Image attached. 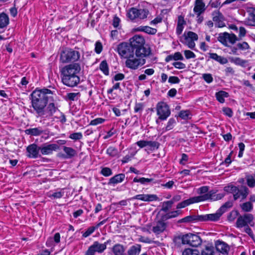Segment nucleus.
<instances>
[{"label":"nucleus","instance_id":"f257e3e1","mask_svg":"<svg viewBox=\"0 0 255 255\" xmlns=\"http://www.w3.org/2000/svg\"><path fill=\"white\" fill-rule=\"evenodd\" d=\"M53 93L46 88L36 89L31 94L32 106L36 113L40 116L45 115V108L48 99Z\"/></svg>","mask_w":255,"mask_h":255},{"label":"nucleus","instance_id":"f03ea898","mask_svg":"<svg viewBox=\"0 0 255 255\" xmlns=\"http://www.w3.org/2000/svg\"><path fill=\"white\" fill-rule=\"evenodd\" d=\"M81 70L79 63H75L64 66L61 70L62 83L69 87L77 86L80 83V78L78 74Z\"/></svg>","mask_w":255,"mask_h":255},{"label":"nucleus","instance_id":"7ed1b4c3","mask_svg":"<svg viewBox=\"0 0 255 255\" xmlns=\"http://www.w3.org/2000/svg\"><path fill=\"white\" fill-rule=\"evenodd\" d=\"M129 43L133 51L135 50V54L137 57H146L151 54L150 48H146L144 46L145 40L141 35H134L129 39Z\"/></svg>","mask_w":255,"mask_h":255},{"label":"nucleus","instance_id":"20e7f679","mask_svg":"<svg viewBox=\"0 0 255 255\" xmlns=\"http://www.w3.org/2000/svg\"><path fill=\"white\" fill-rule=\"evenodd\" d=\"M224 190L233 195L234 200H237L240 197L242 200H245L250 193L249 188L244 185H241L240 187L233 185H229L224 187Z\"/></svg>","mask_w":255,"mask_h":255},{"label":"nucleus","instance_id":"39448f33","mask_svg":"<svg viewBox=\"0 0 255 255\" xmlns=\"http://www.w3.org/2000/svg\"><path fill=\"white\" fill-rule=\"evenodd\" d=\"M79 52L70 48H65L61 53L60 60L63 63L75 62L80 58Z\"/></svg>","mask_w":255,"mask_h":255},{"label":"nucleus","instance_id":"423d86ee","mask_svg":"<svg viewBox=\"0 0 255 255\" xmlns=\"http://www.w3.org/2000/svg\"><path fill=\"white\" fill-rule=\"evenodd\" d=\"M178 239L181 240L183 244H187L194 247L201 245L202 242V239L198 235L192 233L184 235L181 237H178Z\"/></svg>","mask_w":255,"mask_h":255},{"label":"nucleus","instance_id":"0eeeda50","mask_svg":"<svg viewBox=\"0 0 255 255\" xmlns=\"http://www.w3.org/2000/svg\"><path fill=\"white\" fill-rule=\"evenodd\" d=\"M117 52L122 58L127 59L131 58L134 55V51L129 43L122 42L117 47Z\"/></svg>","mask_w":255,"mask_h":255},{"label":"nucleus","instance_id":"6e6552de","mask_svg":"<svg viewBox=\"0 0 255 255\" xmlns=\"http://www.w3.org/2000/svg\"><path fill=\"white\" fill-rule=\"evenodd\" d=\"M148 13L147 8L131 7L128 10V16L132 20L136 18L143 19L147 17Z\"/></svg>","mask_w":255,"mask_h":255},{"label":"nucleus","instance_id":"1a4fd4ad","mask_svg":"<svg viewBox=\"0 0 255 255\" xmlns=\"http://www.w3.org/2000/svg\"><path fill=\"white\" fill-rule=\"evenodd\" d=\"M146 62L145 59L140 57L135 58L134 55L131 58H128L125 62L126 66L132 70H136L143 65Z\"/></svg>","mask_w":255,"mask_h":255},{"label":"nucleus","instance_id":"9d476101","mask_svg":"<svg viewBox=\"0 0 255 255\" xmlns=\"http://www.w3.org/2000/svg\"><path fill=\"white\" fill-rule=\"evenodd\" d=\"M218 39L222 44L225 46H228V42L233 44L238 40V38L233 33L230 34L228 32H224L219 34Z\"/></svg>","mask_w":255,"mask_h":255},{"label":"nucleus","instance_id":"9b49d317","mask_svg":"<svg viewBox=\"0 0 255 255\" xmlns=\"http://www.w3.org/2000/svg\"><path fill=\"white\" fill-rule=\"evenodd\" d=\"M157 114L160 120H166L170 114L168 106L164 102L157 104L156 106Z\"/></svg>","mask_w":255,"mask_h":255},{"label":"nucleus","instance_id":"f8f14e48","mask_svg":"<svg viewBox=\"0 0 255 255\" xmlns=\"http://www.w3.org/2000/svg\"><path fill=\"white\" fill-rule=\"evenodd\" d=\"M106 249V246L105 244H102L98 241H95L89 247L84 255H95L96 252L101 254Z\"/></svg>","mask_w":255,"mask_h":255},{"label":"nucleus","instance_id":"ddd939ff","mask_svg":"<svg viewBox=\"0 0 255 255\" xmlns=\"http://www.w3.org/2000/svg\"><path fill=\"white\" fill-rule=\"evenodd\" d=\"M254 220V216L251 214H245L243 216L240 215L236 222V227L241 228L248 226Z\"/></svg>","mask_w":255,"mask_h":255},{"label":"nucleus","instance_id":"4468645a","mask_svg":"<svg viewBox=\"0 0 255 255\" xmlns=\"http://www.w3.org/2000/svg\"><path fill=\"white\" fill-rule=\"evenodd\" d=\"M185 36V44L190 49H193L195 46L194 41L198 40V35L192 31H189L187 34H184Z\"/></svg>","mask_w":255,"mask_h":255},{"label":"nucleus","instance_id":"2eb2a0df","mask_svg":"<svg viewBox=\"0 0 255 255\" xmlns=\"http://www.w3.org/2000/svg\"><path fill=\"white\" fill-rule=\"evenodd\" d=\"M59 148V145L56 143L45 144L42 147L39 148L40 151L43 155L51 154L53 151H55Z\"/></svg>","mask_w":255,"mask_h":255},{"label":"nucleus","instance_id":"dca6fc26","mask_svg":"<svg viewBox=\"0 0 255 255\" xmlns=\"http://www.w3.org/2000/svg\"><path fill=\"white\" fill-rule=\"evenodd\" d=\"M221 217V214L217 212L214 214H209L200 215V221H218Z\"/></svg>","mask_w":255,"mask_h":255},{"label":"nucleus","instance_id":"f3484780","mask_svg":"<svg viewBox=\"0 0 255 255\" xmlns=\"http://www.w3.org/2000/svg\"><path fill=\"white\" fill-rule=\"evenodd\" d=\"M158 199V197L154 194H138L132 198V200L137 199L147 202L156 201Z\"/></svg>","mask_w":255,"mask_h":255},{"label":"nucleus","instance_id":"a211bd4d","mask_svg":"<svg viewBox=\"0 0 255 255\" xmlns=\"http://www.w3.org/2000/svg\"><path fill=\"white\" fill-rule=\"evenodd\" d=\"M39 150V148H38L36 144H31L28 145L26 148V150L28 153L27 155L30 158H35L38 157Z\"/></svg>","mask_w":255,"mask_h":255},{"label":"nucleus","instance_id":"6ab92c4d","mask_svg":"<svg viewBox=\"0 0 255 255\" xmlns=\"http://www.w3.org/2000/svg\"><path fill=\"white\" fill-rule=\"evenodd\" d=\"M166 226V224L163 221H158L156 225L153 227L152 231L156 235L159 234L164 231Z\"/></svg>","mask_w":255,"mask_h":255},{"label":"nucleus","instance_id":"aec40b11","mask_svg":"<svg viewBox=\"0 0 255 255\" xmlns=\"http://www.w3.org/2000/svg\"><path fill=\"white\" fill-rule=\"evenodd\" d=\"M199 203L196 196L190 198L181 202L179 203L176 206V209L185 208L191 204Z\"/></svg>","mask_w":255,"mask_h":255},{"label":"nucleus","instance_id":"412c9836","mask_svg":"<svg viewBox=\"0 0 255 255\" xmlns=\"http://www.w3.org/2000/svg\"><path fill=\"white\" fill-rule=\"evenodd\" d=\"M215 245L217 250L222 254H227L230 249L226 243L220 241H217Z\"/></svg>","mask_w":255,"mask_h":255},{"label":"nucleus","instance_id":"4be33fe9","mask_svg":"<svg viewBox=\"0 0 255 255\" xmlns=\"http://www.w3.org/2000/svg\"><path fill=\"white\" fill-rule=\"evenodd\" d=\"M111 251L114 255H125L126 249L123 245L116 244L112 248Z\"/></svg>","mask_w":255,"mask_h":255},{"label":"nucleus","instance_id":"5701e85b","mask_svg":"<svg viewBox=\"0 0 255 255\" xmlns=\"http://www.w3.org/2000/svg\"><path fill=\"white\" fill-rule=\"evenodd\" d=\"M63 150L65 154H62L61 156L66 159L71 158L75 156L77 153L76 151L74 149L70 147L64 146Z\"/></svg>","mask_w":255,"mask_h":255},{"label":"nucleus","instance_id":"b1692460","mask_svg":"<svg viewBox=\"0 0 255 255\" xmlns=\"http://www.w3.org/2000/svg\"><path fill=\"white\" fill-rule=\"evenodd\" d=\"M200 215H190L178 221V223H190L200 221Z\"/></svg>","mask_w":255,"mask_h":255},{"label":"nucleus","instance_id":"393cba45","mask_svg":"<svg viewBox=\"0 0 255 255\" xmlns=\"http://www.w3.org/2000/svg\"><path fill=\"white\" fill-rule=\"evenodd\" d=\"M125 178V175L123 173L117 174L111 178L109 181L108 185H115L122 182Z\"/></svg>","mask_w":255,"mask_h":255},{"label":"nucleus","instance_id":"a878e982","mask_svg":"<svg viewBox=\"0 0 255 255\" xmlns=\"http://www.w3.org/2000/svg\"><path fill=\"white\" fill-rule=\"evenodd\" d=\"M216 193V192L214 190H212L208 191V193L205 194L199 195L196 197L198 202H203L205 201L210 200Z\"/></svg>","mask_w":255,"mask_h":255},{"label":"nucleus","instance_id":"bb28decb","mask_svg":"<svg viewBox=\"0 0 255 255\" xmlns=\"http://www.w3.org/2000/svg\"><path fill=\"white\" fill-rule=\"evenodd\" d=\"M245 25L255 26V9L250 11V14L247 19L244 21Z\"/></svg>","mask_w":255,"mask_h":255},{"label":"nucleus","instance_id":"cd10ccee","mask_svg":"<svg viewBox=\"0 0 255 255\" xmlns=\"http://www.w3.org/2000/svg\"><path fill=\"white\" fill-rule=\"evenodd\" d=\"M206 10L205 4L204 2H198L195 1L193 11L195 13L202 14Z\"/></svg>","mask_w":255,"mask_h":255},{"label":"nucleus","instance_id":"c85d7f7f","mask_svg":"<svg viewBox=\"0 0 255 255\" xmlns=\"http://www.w3.org/2000/svg\"><path fill=\"white\" fill-rule=\"evenodd\" d=\"M137 30L142 31L148 34L154 35L157 32V29L148 26H140L137 28Z\"/></svg>","mask_w":255,"mask_h":255},{"label":"nucleus","instance_id":"c756f323","mask_svg":"<svg viewBox=\"0 0 255 255\" xmlns=\"http://www.w3.org/2000/svg\"><path fill=\"white\" fill-rule=\"evenodd\" d=\"M185 23L186 22L184 19V18L181 16H179L176 30V34L178 35H179L182 33L184 28V25L185 24Z\"/></svg>","mask_w":255,"mask_h":255},{"label":"nucleus","instance_id":"7c9ffc66","mask_svg":"<svg viewBox=\"0 0 255 255\" xmlns=\"http://www.w3.org/2000/svg\"><path fill=\"white\" fill-rule=\"evenodd\" d=\"M209 54L211 59L216 60L221 64H225L228 63V60L226 58L219 56L216 53H210Z\"/></svg>","mask_w":255,"mask_h":255},{"label":"nucleus","instance_id":"2f4dec72","mask_svg":"<svg viewBox=\"0 0 255 255\" xmlns=\"http://www.w3.org/2000/svg\"><path fill=\"white\" fill-rule=\"evenodd\" d=\"M184 59L183 56L179 52H175L173 55H168L165 59V62H169V61L174 60L175 61L177 60H183Z\"/></svg>","mask_w":255,"mask_h":255},{"label":"nucleus","instance_id":"473e14b6","mask_svg":"<svg viewBox=\"0 0 255 255\" xmlns=\"http://www.w3.org/2000/svg\"><path fill=\"white\" fill-rule=\"evenodd\" d=\"M9 24V17L8 15L4 13L0 14V28H3L7 26Z\"/></svg>","mask_w":255,"mask_h":255},{"label":"nucleus","instance_id":"72a5a7b5","mask_svg":"<svg viewBox=\"0 0 255 255\" xmlns=\"http://www.w3.org/2000/svg\"><path fill=\"white\" fill-rule=\"evenodd\" d=\"M215 95L217 100L221 103L225 102L224 98H228L229 96L228 93L224 91L217 92Z\"/></svg>","mask_w":255,"mask_h":255},{"label":"nucleus","instance_id":"f704fd0d","mask_svg":"<svg viewBox=\"0 0 255 255\" xmlns=\"http://www.w3.org/2000/svg\"><path fill=\"white\" fill-rule=\"evenodd\" d=\"M141 251V246L136 245L131 246L128 251V255H138Z\"/></svg>","mask_w":255,"mask_h":255},{"label":"nucleus","instance_id":"c9c22d12","mask_svg":"<svg viewBox=\"0 0 255 255\" xmlns=\"http://www.w3.org/2000/svg\"><path fill=\"white\" fill-rule=\"evenodd\" d=\"M241 209L245 212H250L253 209V204L251 202H246L240 204Z\"/></svg>","mask_w":255,"mask_h":255},{"label":"nucleus","instance_id":"e433bc0d","mask_svg":"<svg viewBox=\"0 0 255 255\" xmlns=\"http://www.w3.org/2000/svg\"><path fill=\"white\" fill-rule=\"evenodd\" d=\"M233 206V203L232 201H228L226 202L225 204H224L218 210L219 213L221 214V216L223 215V213L226 212L227 210Z\"/></svg>","mask_w":255,"mask_h":255},{"label":"nucleus","instance_id":"4c0bfd02","mask_svg":"<svg viewBox=\"0 0 255 255\" xmlns=\"http://www.w3.org/2000/svg\"><path fill=\"white\" fill-rule=\"evenodd\" d=\"M99 68L105 75H108L109 74V67L106 60L101 62Z\"/></svg>","mask_w":255,"mask_h":255},{"label":"nucleus","instance_id":"58836bf2","mask_svg":"<svg viewBox=\"0 0 255 255\" xmlns=\"http://www.w3.org/2000/svg\"><path fill=\"white\" fill-rule=\"evenodd\" d=\"M172 205L173 203L170 200L162 202L161 211H163L164 212H167L171 208Z\"/></svg>","mask_w":255,"mask_h":255},{"label":"nucleus","instance_id":"ea45409f","mask_svg":"<svg viewBox=\"0 0 255 255\" xmlns=\"http://www.w3.org/2000/svg\"><path fill=\"white\" fill-rule=\"evenodd\" d=\"M214 248L213 246H206L201 253V255H214Z\"/></svg>","mask_w":255,"mask_h":255},{"label":"nucleus","instance_id":"a19ab883","mask_svg":"<svg viewBox=\"0 0 255 255\" xmlns=\"http://www.w3.org/2000/svg\"><path fill=\"white\" fill-rule=\"evenodd\" d=\"M247 184L250 188H253L255 186V179L252 175H248L246 176Z\"/></svg>","mask_w":255,"mask_h":255},{"label":"nucleus","instance_id":"79ce46f5","mask_svg":"<svg viewBox=\"0 0 255 255\" xmlns=\"http://www.w3.org/2000/svg\"><path fill=\"white\" fill-rule=\"evenodd\" d=\"M79 93H69L66 96V99L70 101H74L78 100Z\"/></svg>","mask_w":255,"mask_h":255},{"label":"nucleus","instance_id":"37998d69","mask_svg":"<svg viewBox=\"0 0 255 255\" xmlns=\"http://www.w3.org/2000/svg\"><path fill=\"white\" fill-rule=\"evenodd\" d=\"M213 20L217 22L221 19H224L223 14L218 10H215L212 12Z\"/></svg>","mask_w":255,"mask_h":255},{"label":"nucleus","instance_id":"c03bdc74","mask_svg":"<svg viewBox=\"0 0 255 255\" xmlns=\"http://www.w3.org/2000/svg\"><path fill=\"white\" fill-rule=\"evenodd\" d=\"M182 255H199V252L196 249L187 248L183 251Z\"/></svg>","mask_w":255,"mask_h":255},{"label":"nucleus","instance_id":"a18cd8bd","mask_svg":"<svg viewBox=\"0 0 255 255\" xmlns=\"http://www.w3.org/2000/svg\"><path fill=\"white\" fill-rule=\"evenodd\" d=\"M144 108V104L142 103H136L134 107V112L136 113L141 114L142 111Z\"/></svg>","mask_w":255,"mask_h":255},{"label":"nucleus","instance_id":"49530a36","mask_svg":"<svg viewBox=\"0 0 255 255\" xmlns=\"http://www.w3.org/2000/svg\"><path fill=\"white\" fill-rule=\"evenodd\" d=\"M47 114L46 115H51L53 113H55L56 111L57 110V108L55 106V105L54 103H50L47 109Z\"/></svg>","mask_w":255,"mask_h":255},{"label":"nucleus","instance_id":"de8ad7c7","mask_svg":"<svg viewBox=\"0 0 255 255\" xmlns=\"http://www.w3.org/2000/svg\"><path fill=\"white\" fill-rule=\"evenodd\" d=\"M239 215V212L237 210L232 211L228 216L229 221H233Z\"/></svg>","mask_w":255,"mask_h":255},{"label":"nucleus","instance_id":"09e8293b","mask_svg":"<svg viewBox=\"0 0 255 255\" xmlns=\"http://www.w3.org/2000/svg\"><path fill=\"white\" fill-rule=\"evenodd\" d=\"M107 153L112 157H114L117 155L118 150L114 147L110 146L107 148Z\"/></svg>","mask_w":255,"mask_h":255},{"label":"nucleus","instance_id":"8fccbe9b","mask_svg":"<svg viewBox=\"0 0 255 255\" xmlns=\"http://www.w3.org/2000/svg\"><path fill=\"white\" fill-rule=\"evenodd\" d=\"M101 173L103 176L108 177L112 175L113 172L111 168L109 167H103L101 171Z\"/></svg>","mask_w":255,"mask_h":255},{"label":"nucleus","instance_id":"3c124183","mask_svg":"<svg viewBox=\"0 0 255 255\" xmlns=\"http://www.w3.org/2000/svg\"><path fill=\"white\" fill-rule=\"evenodd\" d=\"M209 190V186H204L199 188L197 190V193L200 195H203L204 194L207 193Z\"/></svg>","mask_w":255,"mask_h":255},{"label":"nucleus","instance_id":"603ef678","mask_svg":"<svg viewBox=\"0 0 255 255\" xmlns=\"http://www.w3.org/2000/svg\"><path fill=\"white\" fill-rule=\"evenodd\" d=\"M25 133L28 134H31L33 135H37L39 134L41 131L38 130V128H28L25 131Z\"/></svg>","mask_w":255,"mask_h":255},{"label":"nucleus","instance_id":"864d4df0","mask_svg":"<svg viewBox=\"0 0 255 255\" xmlns=\"http://www.w3.org/2000/svg\"><path fill=\"white\" fill-rule=\"evenodd\" d=\"M97 229L95 226H92L88 228L85 232H84L82 236L84 238H87L91 235Z\"/></svg>","mask_w":255,"mask_h":255},{"label":"nucleus","instance_id":"5fc2aeb1","mask_svg":"<svg viewBox=\"0 0 255 255\" xmlns=\"http://www.w3.org/2000/svg\"><path fill=\"white\" fill-rule=\"evenodd\" d=\"M202 78L208 84L212 83L213 81V77L210 73L203 74Z\"/></svg>","mask_w":255,"mask_h":255},{"label":"nucleus","instance_id":"6e6d98bb","mask_svg":"<svg viewBox=\"0 0 255 255\" xmlns=\"http://www.w3.org/2000/svg\"><path fill=\"white\" fill-rule=\"evenodd\" d=\"M64 194L63 189L61 190L60 191L55 192L50 194L49 197H53L54 198L59 199L61 198Z\"/></svg>","mask_w":255,"mask_h":255},{"label":"nucleus","instance_id":"4d7b16f0","mask_svg":"<svg viewBox=\"0 0 255 255\" xmlns=\"http://www.w3.org/2000/svg\"><path fill=\"white\" fill-rule=\"evenodd\" d=\"M190 112L188 110L181 111L179 117L182 119L187 120L189 118Z\"/></svg>","mask_w":255,"mask_h":255},{"label":"nucleus","instance_id":"13d9d810","mask_svg":"<svg viewBox=\"0 0 255 255\" xmlns=\"http://www.w3.org/2000/svg\"><path fill=\"white\" fill-rule=\"evenodd\" d=\"M237 47L239 49L242 50H245L250 48V46L246 42H243L242 43H238L237 44Z\"/></svg>","mask_w":255,"mask_h":255},{"label":"nucleus","instance_id":"bf43d9fd","mask_svg":"<svg viewBox=\"0 0 255 255\" xmlns=\"http://www.w3.org/2000/svg\"><path fill=\"white\" fill-rule=\"evenodd\" d=\"M103 50V46L100 41H97L95 43V51L96 53L100 54Z\"/></svg>","mask_w":255,"mask_h":255},{"label":"nucleus","instance_id":"052dcab7","mask_svg":"<svg viewBox=\"0 0 255 255\" xmlns=\"http://www.w3.org/2000/svg\"><path fill=\"white\" fill-rule=\"evenodd\" d=\"M185 56L186 59L194 58L196 57L195 54L190 50H185L184 51Z\"/></svg>","mask_w":255,"mask_h":255},{"label":"nucleus","instance_id":"680f3d73","mask_svg":"<svg viewBox=\"0 0 255 255\" xmlns=\"http://www.w3.org/2000/svg\"><path fill=\"white\" fill-rule=\"evenodd\" d=\"M82 137V134L81 132L73 133L69 135V138L74 140L80 139Z\"/></svg>","mask_w":255,"mask_h":255},{"label":"nucleus","instance_id":"e2e57ef3","mask_svg":"<svg viewBox=\"0 0 255 255\" xmlns=\"http://www.w3.org/2000/svg\"><path fill=\"white\" fill-rule=\"evenodd\" d=\"M172 65L178 69H183L186 68L185 64L181 62H175L173 63Z\"/></svg>","mask_w":255,"mask_h":255},{"label":"nucleus","instance_id":"0e129e2a","mask_svg":"<svg viewBox=\"0 0 255 255\" xmlns=\"http://www.w3.org/2000/svg\"><path fill=\"white\" fill-rule=\"evenodd\" d=\"M105 121V119L102 118H97L92 121L90 123V125L92 126H96L98 124H102Z\"/></svg>","mask_w":255,"mask_h":255},{"label":"nucleus","instance_id":"69168bd1","mask_svg":"<svg viewBox=\"0 0 255 255\" xmlns=\"http://www.w3.org/2000/svg\"><path fill=\"white\" fill-rule=\"evenodd\" d=\"M147 146H149L153 149H157L159 147V143L157 141H147Z\"/></svg>","mask_w":255,"mask_h":255},{"label":"nucleus","instance_id":"338daca9","mask_svg":"<svg viewBox=\"0 0 255 255\" xmlns=\"http://www.w3.org/2000/svg\"><path fill=\"white\" fill-rule=\"evenodd\" d=\"M168 82L171 84H177L180 82V79L176 76H170Z\"/></svg>","mask_w":255,"mask_h":255},{"label":"nucleus","instance_id":"774afa93","mask_svg":"<svg viewBox=\"0 0 255 255\" xmlns=\"http://www.w3.org/2000/svg\"><path fill=\"white\" fill-rule=\"evenodd\" d=\"M121 20L117 15H115L113 21V25L115 28H118L120 25Z\"/></svg>","mask_w":255,"mask_h":255}]
</instances>
